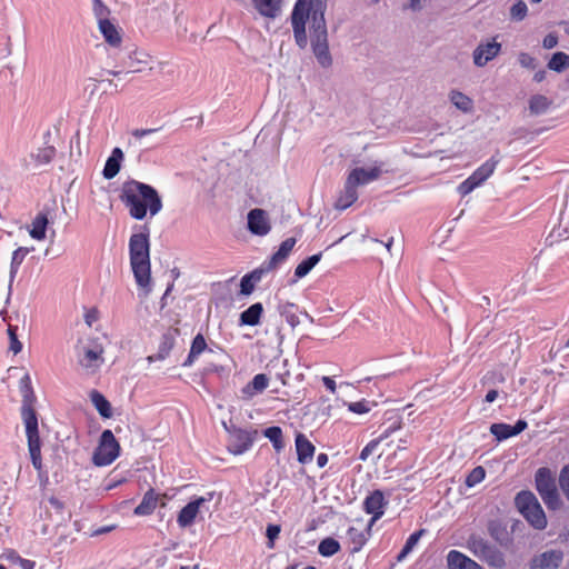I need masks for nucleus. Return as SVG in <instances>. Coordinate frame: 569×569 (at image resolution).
Returning <instances> with one entry per match:
<instances>
[{
    "label": "nucleus",
    "instance_id": "nucleus-1",
    "mask_svg": "<svg viewBox=\"0 0 569 569\" xmlns=\"http://www.w3.org/2000/svg\"><path fill=\"white\" fill-rule=\"evenodd\" d=\"M328 0H297L290 14L293 38L300 49L308 44L307 24L310 44L318 63L323 68L332 64L329 51L326 11Z\"/></svg>",
    "mask_w": 569,
    "mask_h": 569
},
{
    "label": "nucleus",
    "instance_id": "nucleus-2",
    "mask_svg": "<svg viewBox=\"0 0 569 569\" xmlns=\"http://www.w3.org/2000/svg\"><path fill=\"white\" fill-rule=\"evenodd\" d=\"M19 389L22 397L21 419L26 429L31 462L37 470H40L42 467L41 441L39 437L38 416L34 409L37 397L29 373H24L21 377Z\"/></svg>",
    "mask_w": 569,
    "mask_h": 569
},
{
    "label": "nucleus",
    "instance_id": "nucleus-3",
    "mask_svg": "<svg viewBox=\"0 0 569 569\" xmlns=\"http://www.w3.org/2000/svg\"><path fill=\"white\" fill-rule=\"evenodd\" d=\"M119 197L130 217L136 220H143L148 212L150 217H154L162 209V200L158 191L153 187L136 180L124 182Z\"/></svg>",
    "mask_w": 569,
    "mask_h": 569
},
{
    "label": "nucleus",
    "instance_id": "nucleus-4",
    "mask_svg": "<svg viewBox=\"0 0 569 569\" xmlns=\"http://www.w3.org/2000/svg\"><path fill=\"white\" fill-rule=\"evenodd\" d=\"M130 264L139 288V296L147 298L152 291L150 244L148 232L134 233L129 241Z\"/></svg>",
    "mask_w": 569,
    "mask_h": 569
},
{
    "label": "nucleus",
    "instance_id": "nucleus-5",
    "mask_svg": "<svg viewBox=\"0 0 569 569\" xmlns=\"http://www.w3.org/2000/svg\"><path fill=\"white\" fill-rule=\"evenodd\" d=\"M124 31L109 21V76L129 74L130 46L121 47Z\"/></svg>",
    "mask_w": 569,
    "mask_h": 569
},
{
    "label": "nucleus",
    "instance_id": "nucleus-6",
    "mask_svg": "<svg viewBox=\"0 0 569 569\" xmlns=\"http://www.w3.org/2000/svg\"><path fill=\"white\" fill-rule=\"evenodd\" d=\"M104 346L98 338L79 340L76 346L78 365L88 375H93L103 365Z\"/></svg>",
    "mask_w": 569,
    "mask_h": 569
},
{
    "label": "nucleus",
    "instance_id": "nucleus-7",
    "mask_svg": "<svg viewBox=\"0 0 569 569\" xmlns=\"http://www.w3.org/2000/svg\"><path fill=\"white\" fill-rule=\"evenodd\" d=\"M466 548L491 568L503 569L507 565L505 553L478 533L468 537Z\"/></svg>",
    "mask_w": 569,
    "mask_h": 569
},
{
    "label": "nucleus",
    "instance_id": "nucleus-8",
    "mask_svg": "<svg viewBox=\"0 0 569 569\" xmlns=\"http://www.w3.org/2000/svg\"><path fill=\"white\" fill-rule=\"evenodd\" d=\"M515 503L523 518L538 530L547 527V518L538 499L531 491H520L515 499Z\"/></svg>",
    "mask_w": 569,
    "mask_h": 569
},
{
    "label": "nucleus",
    "instance_id": "nucleus-9",
    "mask_svg": "<svg viewBox=\"0 0 569 569\" xmlns=\"http://www.w3.org/2000/svg\"><path fill=\"white\" fill-rule=\"evenodd\" d=\"M536 488L541 496L543 502L549 509H558L561 505L555 479L547 468L538 469L536 473Z\"/></svg>",
    "mask_w": 569,
    "mask_h": 569
},
{
    "label": "nucleus",
    "instance_id": "nucleus-10",
    "mask_svg": "<svg viewBox=\"0 0 569 569\" xmlns=\"http://www.w3.org/2000/svg\"><path fill=\"white\" fill-rule=\"evenodd\" d=\"M213 495L209 493L208 497H198L188 502L178 513L177 522L180 528H187L194 523L198 516L209 511L208 502L211 501Z\"/></svg>",
    "mask_w": 569,
    "mask_h": 569
},
{
    "label": "nucleus",
    "instance_id": "nucleus-11",
    "mask_svg": "<svg viewBox=\"0 0 569 569\" xmlns=\"http://www.w3.org/2000/svg\"><path fill=\"white\" fill-rule=\"evenodd\" d=\"M498 162L499 160L492 157L481 164L469 178L460 183L458 187L460 194L466 196L481 186L493 173Z\"/></svg>",
    "mask_w": 569,
    "mask_h": 569
},
{
    "label": "nucleus",
    "instance_id": "nucleus-12",
    "mask_svg": "<svg viewBox=\"0 0 569 569\" xmlns=\"http://www.w3.org/2000/svg\"><path fill=\"white\" fill-rule=\"evenodd\" d=\"M501 52V43L497 38L480 41L472 51V62L476 67L482 68L496 59Z\"/></svg>",
    "mask_w": 569,
    "mask_h": 569
},
{
    "label": "nucleus",
    "instance_id": "nucleus-13",
    "mask_svg": "<svg viewBox=\"0 0 569 569\" xmlns=\"http://www.w3.org/2000/svg\"><path fill=\"white\" fill-rule=\"evenodd\" d=\"M247 228L254 236H267L271 230L268 212L260 208L251 209L247 216Z\"/></svg>",
    "mask_w": 569,
    "mask_h": 569
},
{
    "label": "nucleus",
    "instance_id": "nucleus-14",
    "mask_svg": "<svg viewBox=\"0 0 569 569\" xmlns=\"http://www.w3.org/2000/svg\"><path fill=\"white\" fill-rule=\"evenodd\" d=\"M256 435V430H229L228 450L233 455H242L252 446Z\"/></svg>",
    "mask_w": 569,
    "mask_h": 569
},
{
    "label": "nucleus",
    "instance_id": "nucleus-15",
    "mask_svg": "<svg viewBox=\"0 0 569 569\" xmlns=\"http://www.w3.org/2000/svg\"><path fill=\"white\" fill-rule=\"evenodd\" d=\"M563 558L565 553L560 549L546 550L531 558L529 569H558Z\"/></svg>",
    "mask_w": 569,
    "mask_h": 569
},
{
    "label": "nucleus",
    "instance_id": "nucleus-16",
    "mask_svg": "<svg viewBox=\"0 0 569 569\" xmlns=\"http://www.w3.org/2000/svg\"><path fill=\"white\" fill-rule=\"evenodd\" d=\"M154 61L153 56L146 50L130 46L129 73L152 71Z\"/></svg>",
    "mask_w": 569,
    "mask_h": 569
},
{
    "label": "nucleus",
    "instance_id": "nucleus-17",
    "mask_svg": "<svg viewBox=\"0 0 569 569\" xmlns=\"http://www.w3.org/2000/svg\"><path fill=\"white\" fill-rule=\"evenodd\" d=\"M381 173V166H375L370 169L358 167L350 171L347 180L351 182L355 188H358L359 186H365L371 181L377 180Z\"/></svg>",
    "mask_w": 569,
    "mask_h": 569
},
{
    "label": "nucleus",
    "instance_id": "nucleus-18",
    "mask_svg": "<svg viewBox=\"0 0 569 569\" xmlns=\"http://www.w3.org/2000/svg\"><path fill=\"white\" fill-rule=\"evenodd\" d=\"M363 505L365 510L372 515V518L368 523V530H371L373 523L383 515V507L386 501L382 491L375 490L370 496L366 498Z\"/></svg>",
    "mask_w": 569,
    "mask_h": 569
},
{
    "label": "nucleus",
    "instance_id": "nucleus-19",
    "mask_svg": "<svg viewBox=\"0 0 569 569\" xmlns=\"http://www.w3.org/2000/svg\"><path fill=\"white\" fill-rule=\"evenodd\" d=\"M448 569H483L477 561L458 550H450L447 555Z\"/></svg>",
    "mask_w": 569,
    "mask_h": 569
},
{
    "label": "nucleus",
    "instance_id": "nucleus-20",
    "mask_svg": "<svg viewBox=\"0 0 569 569\" xmlns=\"http://www.w3.org/2000/svg\"><path fill=\"white\" fill-rule=\"evenodd\" d=\"M296 450L298 461L306 465L312 460L316 449L303 433H298L296 436Z\"/></svg>",
    "mask_w": 569,
    "mask_h": 569
},
{
    "label": "nucleus",
    "instance_id": "nucleus-21",
    "mask_svg": "<svg viewBox=\"0 0 569 569\" xmlns=\"http://www.w3.org/2000/svg\"><path fill=\"white\" fill-rule=\"evenodd\" d=\"M269 383V378L264 373H258L253 379L241 389L242 398L246 400L251 399L258 393H261Z\"/></svg>",
    "mask_w": 569,
    "mask_h": 569
},
{
    "label": "nucleus",
    "instance_id": "nucleus-22",
    "mask_svg": "<svg viewBox=\"0 0 569 569\" xmlns=\"http://www.w3.org/2000/svg\"><path fill=\"white\" fill-rule=\"evenodd\" d=\"M295 244L296 238H287L282 241L278 251L274 252L267 261V269H276L280 263H282L288 258Z\"/></svg>",
    "mask_w": 569,
    "mask_h": 569
},
{
    "label": "nucleus",
    "instance_id": "nucleus-23",
    "mask_svg": "<svg viewBox=\"0 0 569 569\" xmlns=\"http://www.w3.org/2000/svg\"><path fill=\"white\" fill-rule=\"evenodd\" d=\"M254 9L263 17L274 19L281 12L282 0H252Z\"/></svg>",
    "mask_w": 569,
    "mask_h": 569
},
{
    "label": "nucleus",
    "instance_id": "nucleus-24",
    "mask_svg": "<svg viewBox=\"0 0 569 569\" xmlns=\"http://www.w3.org/2000/svg\"><path fill=\"white\" fill-rule=\"evenodd\" d=\"M178 335L177 329L168 330L166 333H163L161 342L159 345L158 352L153 356H149L147 359L149 362H152L154 360H163L172 349L176 340V336Z\"/></svg>",
    "mask_w": 569,
    "mask_h": 569
},
{
    "label": "nucleus",
    "instance_id": "nucleus-25",
    "mask_svg": "<svg viewBox=\"0 0 569 569\" xmlns=\"http://www.w3.org/2000/svg\"><path fill=\"white\" fill-rule=\"evenodd\" d=\"M159 500V495L154 492L153 489H149L141 500V502L134 508L133 513L136 516H149L151 515Z\"/></svg>",
    "mask_w": 569,
    "mask_h": 569
},
{
    "label": "nucleus",
    "instance_id": "nucleus-26",
    "mask_svg": "<svg viewBox=\"0 0 569 569\" xmlns=\"http://www.w3.org/2000/svg\"><path fill=\"white\" fill-rule=\"evenodd\" d=\"M369 536L370 530H368V526L366 528L350 527L347 531V537L352 545L351 552H358L367 542Z\"/></svg>",
    "mask_w": 569,
    "mask_h": 569
},
{
    "label": "nucleus",
    "instance_id": "nucleus-27",
    "mask_svg": "<svg viewBox=\"0 0 569 569\" xmlns=\"http://www.w3.org/2000/svg\"><path fill=\"white\" fill-rule=\"evenodd\" d=\"M48 223L49 220L47 213L39 212L32 220L31 228L29 230L30 237L38 241L43 240L46 238Z\"/></svg>",
    "mask_w": 569,
    "mask_h": 569
},
{
    "label": "nucleus",
    "instance_id": "nucleus-28",
    "mask_svg": "<svg viewBox=\"0 0 569 569\" xmlns=\"http://www.w3.org/2000/svg\"><path fill=\"white\" fill-rule=\"evenodd\" d=\"M358 199L357 188L346 180L343 191L336 201L335 207L339 210L349 208Z\"/></svg>",
    "mask_w": 569,
    "mask_h": 569
},
{
    "label": "nucleus",
    "instance_id": "nucleus-29",
    "mask_svg": "<svg viewBox=\"0 0 569 569\" xmlns=\"http://www.w3.org/2000/svg\"><path fill=\"white\" fill-rule=\"evenodd\" d=\"M30 252L29 248L20 247L16 249L12 253L11 263H10V274H9V292L12 289V283L18 273L20 264L23 262L27 254Z\"/></svg>",
    "mask_w": 569,
    "mask_h": 569
},
{
    "label": "nucleus",
    "instance_id": "nucleus-30",
    "mask_svg": "<svg viewBox=\"0 0 569 569\" xmlns=\"http://www.w3.org/2000/svg\"><path fill=\"white\" fill-rule=\"evenodd\" d=\"M263 312V307L260 302L253 303L240 315V325L257 326L260 322V317Z\"/></svg>",
    "mask_w": 569,
    "mask_h": 569
},
{
    "label": "nucleus",
    "instance_id": "nucleus-31",
    "mask_svg": "<svg viewBox=\"0 0 569 569\" xmlns=\"http://www.w3.org/2000/svg\"><path fill=\"white\" fill-rule=\"evenodd\" d=\"M449 99L457 109L465 113L470 112L473 108L472 99L469 98L467 94L462 93L461 91L452 90L449 93Z\"/></svg>",
    "mask_w": 569,
    "mask_h": 569
},
{
    "label": "nucleus",
    "instance_id": "nucleus-32",
    "mask_svg": "<svg viewBox=\"0 0 569 569\" xmlns=\"http://www.w3.org/2000/svg\"><path fill=\"white\" fill-rule=\"evenodd\" d=\"M552 101L542 94H535L529 100V110L531 114L538 116L547 112Z\"/></svg>",
    "mask_w": 569,
    "mask_h": 569
},
{
    "label": "nucleus",
    "instance_id": "nucleus-33",
    "mask_svg": "<svg viewBox=\"0 0 569 569\" xmlns=\"http://www.w3.org/2000/svg\"><path fill=\"white\" fill-rule=\"evenodd\" d=\"M488 532L493 540H496L500 546H507L510 538L509 533L501 523L491 521L488 525Z\"/></svg>",
    "mask_w": 569,
    "mask_h": 569
},
{
    "label": "nucleus",
    "instance_id": "nucleus-34",
    "mask_svg": "<svg viewBox=\"0 0 569 569\" xmlns=\"http://www.w3.org/2000/svg\"><path fill=\"white\" fill-rule=\"evenodd\" d=\"M206 348H207V342H206L203 336L201 333H198L191 343L189 356L186 359V361L182 363V366H184V367L191 366L193 363L194 358L198 357L200 353H202Z\"/></svg>",
    "mask_w": 569,
    "mask_h": 569
},
{
    "label": "nucleus",
    "instance_id": "nucleus-35",
    "mask_svg": "<svg viewBox=\"0 0 569 569\" xmlns=\"http://www.w3.org/2000/svg\"><path fill=\"white\" fill-rule=\"evenodd\" d=\"M92 462L98 467L107 466V430L100 435L99 446L93 452Z\"/></svg>",
    "mask_w": 569,
    "mask_h": 569
},
{
    "label": "nucleus",
    "instance_id": "nucleus-36",
    "mask_svg": "<svg viewBox=\"0 0 569 569\" xmlns=\"http://www.w3.org/2000/svg\"><path fill=\"white\" fill-rule=\"evenodd\" d=\"M92 10L98 20L101 34L107 40V17L104 16L106 6L102 0H92Z\"/></svg>",
    "mask_w": 569,
    "mask_h": 569
},
{
    "label": "nucleus",
    "instance_id": "nucleus-37",
    "mask_svg": "<svg viewBox=\"0 0 569 569\" xmlns=\"http://www.w3.org/2000/svg\"><path fill=\"white\" fill-rule=\"evenodd\" d=\"M124 160V153L120 148H114L109 156V180L114 178L120 169L121 163Z\"/></svg>",
    "mask_w": 569,
    "mask_h": 569
},
{
    "label": "nucleus",
    "instance_id": "nucleus-38",
    "mask_svg": "<svg viewBox=\"0 0 569 569\" xmlns=\"http://www.w3.org/2000/svg\"><path fill=\"white\" fill-rule=\"evenodd\" d=\"M320 259H321V253H317V254L310 256L309 258L302 260L296 267L295 276L297 278H303L312 270V268L320 261Z\"/></svg>",
    "mask_w": 569,
    "mask_h": 569
},
{
    "label": "nucleus",
    "instance_id": "nucleus-39",
    "mask_svg": "<svg viewBox=\"0 0 569 569\" xmlns=\"http://www.w3.org/2000/svg\"><path fill=\"white\" fill-rule=\"evenodd\" d=\"M339 550H340L339 541L331 537L322 539L318 546V552L322 557H331V556L336 555L337 552H339Z\"/></svg>",
    "mask_w": 569,
    "mask_h": 569
},
{
    "label": "nucleus",
    "instance_id": "nucleus-40",
    "mask_svg": "<svg viewBox=\"0 0 569 569\" xmlns=\"http://www.w3.org/2000/svg\"><path fill=\"white\" fill-rule=\"evenodd\" d=\"M266 438H268L277 452H280L284 448L282 440V430L280 427H269L263 431Z\"/></svg>",
    "mask_w": 569,
    "mask_h": 569
},
{
    "label": "nucleus",
    "instance_id": "nucleus-41",
    "mask_svg": "<svg viewBox=\"0 0 569 569\" xmlns=\"http://www.w3.org/2000/svg\"><path fill=\"white\" fill-rule=\"evenodd\" d=\"M569 67V54L558 51L552 54L551 59L548 62V68L550 70L561 72L566 68Z\"/></svg>",
    "mask_w": 569,
    "mask_h": 569
},
{
    "label": "nucleus",
    "instance_id": "nucleus-42",
    "mask_svg": "<svg viewBox=\"0 0 569 569\" xmlns=\"http://www.w3.org/2000/svg\"><path fill=\"white\" fill-rule=\"evenodd\" d=\"M400 428V425L396 426V427H392V428H389L387 429L380 437L379 439H375V440H371L360 452V456H359V459L362 460V461H366L368 459V457L375 451V449L377 448L378 443L383 440L385 438H387L389 436V433L393 430H397Z\"/></svg>",
    "mask_w": 569,
    "mask_h": 569
},
{
    "label": "nucleus",
    "instance_id": "nucleus-43",
    "mask_svg": "<svg viewBox=\"0 0 569 569\" xmlns=\"http://www.w3.org/2000/svg\"><path fill=\"white\" fill-rule=\"evenodd\" d=\"M490 432L497 438L498 441L508 439L513 436L510 425L507 423H492Z\"/></svg>",
    "mask_w": 569,
    "mask_h": 569
},
{
    "label": "nucleus",
    "instance_id": "nucleus-44",
    "mask_svg": "<svg viewBox=\"0 0 569 569\" xmlns=\"http://www.w3.org/2000/svg\"><path fill=\"white\" fill-rule=\"evenodd\" d=\"M90 400L97 408L98 412L102 418H107V399L97 390H91L89 393Z\"/></svg>",
    "mask_w": 569,
    "mask_h": 569
},
{
    "label": "nucleus",
    "instance_id": "nucleus-45",
    "mask_svg": "<svg viewBox=\"0 0 569 569\" xmlns=\"http://www.w3.org/2000/svg\"><path fill=\"white\" fill-rule=\"evenodd\" d=\"M486 477V470L483 467L478 466L473 468L466 478V486L471 488L481 482Z\"/></svg>",
    "mask_w": 569,
    "mask_h": 569
},
{
    "label": "nucleus",
    "instance_id": "nucleus-46",
    "mask_svg": "<svg viewBox=\"0 0 569 569\" xmlns=\"http://www.w3.org/2000/svg\"><path fill=\"white\" fill-rule=\"evenodd\" d=\"M528 8L525 1L519 0L510 8V17L512 20L521 21L526 18Z\"/></svg>",
    "mask_w": 569,
    "mask_h": 569
},
{
    "label": "nucleus",
    "instance_id": "nucleus-47",
    "mask_svg": "<svg viewBox=\"0 0 569 569\" xmlns=\"http://www.w3.org/2000/svg\"><path fill=\"white\" fill-rule=\"evenodd\" d=\"M54 154L56 149L53 147H44L42 149H39L33 157L38 163L46 164L53 159Z\"/></svg>",
    "mask_w": 569,
    "mask_h": 569
},
{
    "label": "nucleus",
    "instance_id": "nucleus-48",
    "mask_svg": "<svg viewBox=\"0 0 569 569\" xmlns=\"http://www.w3.org/2000/svg\"><path fill=\"white\" fill-rule=\"evenodd\" d=\"M120 452L121 448L119 440L116 438L112 431L109 430V465L120 456Z\"/></svg>",
    "mask_w": 569,
    "mask_h": 569
},
{
    "label": "nucleus",
    "instance_id": "nucleus-49",
    "mask_svg": "<svg viewBox=\"0 0 569 569\" xmlns=\"http://www.w3.org/2000/svg\"><path fill=\"white\" fill-rule=\"evenodd\" d=\"M16 330H17V328H14L12 326H9V328H8V335H9V339H10V350L14 355L19 353L22 350V343L18 340Z\"/></svg>",
    "mask_w": 569,
    "mask_h": 569
},
{
    "label": "nucleus",
    "instance_id": "nucleus-50",
    "mask_svg": "<svg viewBox=\"0 0 569 569\" xmlns=\"http://www.w3.org/2000/svg\"><path fill=\"white\" fill-rule=\"evenodd\" d=\"M560 488L563 491L566 498L569 500V466H566L559 477Z\"/></svg>",
    "mask_w": 569,
    "mask_h": 569
},
{
    "label": "nucleus",
    "instance_id": "nucleus-51",
    "mask_svg": "<svg viewBox=\"0 0 569 569\" xmlns=\"http://www.w3.org/2000/svg\"><path fill=\"white\" fill-rule=\"evenodd\" d=\"M348 408L350 411H352L355 413H359V415L367 413L370 411L369 402L366 400L358 401V402H350V403H348Z\"/></svg>",
    "mask_w": 569,
    "mask_h": 569
},
{
    "label": "nucleus",
    "instance_id": "nucleus-52",
    "mask_svg": "<svg viewBox=\"0 0 569 569\" xmlns=\"http://www.w3.org/2000/svg\"><path fill=\"white\" fill-rule=\"evenodd\" d=\"M518 61H519L520 66L523 68H527V69L536 68V59L527 52L519 53Z\"/></svg>",
    "mask_w": 569,
    "mask_h": 569
},
{
    "label": "nucleus",
    "instance_id": "nucleus-53",
    "mask_svg": "<svg viewBox=\"0 0 569 569\" xmlns=\"http://www.w3.org/2000/svg\"><path fill=\"white\" fill-rule=\"evenodd\" d=\"M254 289V282L252 280H250V277H247V274L244 277H242L241 281H240V292L242 295H250Z\"/></svg>",
    "mask_w": 569,
    "mask_h": 569
},
{
    "label": "nucleus",
    "instance_id": "nucleus-54",
    "mask_svg": "<svg viewBox=\"0 0 569 569\" xmlns=\"http://www.w3.org/2000/svg\"><path fill=\"white\" fill-rule=\"evenodd\" d=\"M157 6L156 9L160 11V14H170L171 13V4L172 0H153Z\"/></svg>",
    "mask_w": 569,
    "mask_h": 569
},
{
    "label": "nucleus",
    "instance_id": "nucleus-55",
    "mask_svg": "<svg viewBox=\"0 0 569 569\" xmlns=\"http://www.w3.org/2000/svg\"><path fill=\"white\" fill-rule=\"evenodd\" d=\"M280 530H281L280 526H278V525H269L267 527L266 535L269 539V547H273V541H274V539L278 538Z\"/></svg>",
    "mask_w": 569,
    "mask_h": 569
},
{
    "label": "nucleus",
    "instance_id": "nucleus-56",
    "mask_svg": "<svg viewBox=\"0 0 569 569\" xmlns=\"http://www.w3.org/2000/svg\"><path fill=\"white\" fill-rule=\"evenodd\" d=\"M272 269H267V261H264L260 268L253 270L252 272H250L249 274H247V277H250V280H252L254 283L260 281L262 274L264 272H269L271 271Z\"/></svg>",
    "mask_w": 569,
    "mask_h": 569
},
{
    "label": "nucleus",
    "instance_id": "nucleus-57",
    "mask_svg": "<svg viewBox=\"0 0 569 569\" xmlns=\"http://www.w3.org/2000/svg\"><path fill=\"white\" fill-rule=\"evenodd\" d=\"M11 559L17 562L21 569H34L36 562L29 559H23L18 555L11 557Z\"/></svg>",
    "mask_w": 569,
    "mask_h": 569
},
{
    "label": "nucleus",
    "instance_id": "nucleus-58",
    "mask_svg": "<svg viewBox=\"0 0 569 569\" xmlns=\"http://www.w3.org/2000/svg\"><path fill=\"white\" fill-rule=\"evenodd\" d=\"M422 535V530L420 531H417V532H413L406 541L405 546L407 549H409L410 551H412V549L416 547V545L418 543L420 537Z\"/></svg>",
    "mask_w": 569,
    "mask_h": 569
},
{
    "label": "nucleus",
    "instance_id": "nucleus-59",
    "mask_svg": "<svg viewBox=\"0 0 569 569\" xmlns=\"http://www.w3.org/2000/svg\"><path fill=\"white\" fill-rule=\"evenodd\" d=\"M558 44V37L555 33H548L542 41L545 49H552Z\"/></svg>",
    "mask_w": 569,
    "mask_h": 569
},
{
    "label": "nucleus",
    "instance_id": "nucleus-60",
    "mask_svg": "<svg viewBox=\"0 0 569 569\" xmlns=\"http://www.w3.org/2000/svg\"><path fill=\"white\" fill-rule=\"evenodd\" d=\"M405 9L419 12L423 9L422 0H409V2L405 6Z\"/></svg>",
    "mask_w": 569,
    "mask_h": 569
},
{
    "label": "nucleus",
    "instance_id": "nucleus-61",
    "mask_svg": "<svg viewBox=\"0 0 569 569\" xmlns=\"http://www.w3.org/2000/svg\"><path fill=\"white\" fill-rule=\"evenodd\" d=\"M119 78L118 82H114L113 80L109 79V93L116 92L119 93L123 90L124 83L121 82V78Z\"/></svg>",
    "mask_w": 569,
    "mask_h": 569
},
{
    "label": "nucleus",
    "instance_id": "nucleus-62",
    "mask_svg": "<svg viewBox=\"0 0 569 569\" xmlns=\"http://www.w3.org/2000/svg\"><path fill=\"white\" fill-rule=\"evenodd\" d=\"M98 319V312L96 309L88 310L84 315V321L89 327H92V325Z\"/></svg>",
    "mask_w": 569,
    "mask_h": 569
},
{
    "label": "nucleus",
    "instance_id": "nucleus-63",
    "mask_svg": "<svg viewBox=\"0 0 569 569\" xmlns=\"http://www.w3.org/2000/svg\"><path fill=\"white\" fill-rule=\"evenodd\" d=\"M527 422L525 420H518L515 426H511L513 436L519 435L527 428Z\"/></svg>",
    "mask_w": 569,
    "mask_h": 569
},
{
    "label": "nucleus",
    "instance_id": "nucleus-64",
    "mask_svg": "<svg viewBox=\"0 0 569 569\" xmlns=\"http://www.w3.org/2000/svg\"><path fill=\"white\" fill-rule=\"evenodd\" d=\"M322 382L327 389H329L332 393L336 392V382L330 377H322Z\"/></svg>",
    "mask_w": 569,
    "mask_h": 569
}]
</instances>
